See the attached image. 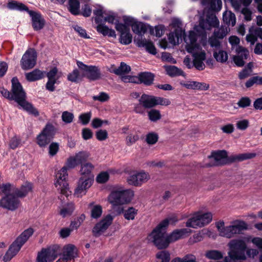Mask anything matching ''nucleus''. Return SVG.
Returning a JSON list of instances; mask_svg holds the SVG:
<instances>
[{"label":"nucleus","mask_w":262,"mask_h":262,"mask_svg":"<svg viewBox=\"0 0 262 262\" xmlns=\"http://www.w3.org/2000/svg\"><path fill=\"white\" fill-rule=\"evenodd\" d=\"M90 154L86 151H81L76 153L74 156L70 157L67 161V166L69 168H74L78 164H83L89 158Z\"/></svg>","instance_id":"2eb2a0df"},{"label":"nucleus","mask_w":262,"mask_h":262,"mask_svg":"<svg viewBox=\"0 0 262 262\" xmlns=\"http://www.w3.org/2000/svg\"><path fill=\"white\" fill-rule=\"evenodd\" d=\"M75 209L74 205L71 202L64 206L60 210L59 214L63 217L70 216Z\"/></svg>","instance_id":"a19ab883"},{"label":"nucleus","mask_w":262,"mask_h":262,"mask_svg":"<svg viewBox=\"0 0 262 262\" xmlns=\"http://www.w3.org/2000/svg\"><path fill=\"white\" fill-rule=\"evenodd\" d=\"M33 232L34 230L31 228L25 230L11 245L4 256L3 260L5 262L8 261L14 256Z\"/></svg>","instance_id":"39448f33"},{"label":"nucleus","mask_w":262,"mask_h":262,"mask_svg":"<svg viewBox=\"0 0 262 262\" xmlns=\"http://www.w3.org/2000/svg\"><path fill=\"white\" fill-rule=\"evenodd\" d=\"M224 23L228 27L234 26L236 24V17L235 14L230 11H225L223 15Z\"/></svg>","instance_id":"c9c22d12"},{"label":"nucleus","mask_w":262,"mask_h":262,"mask_svg":"<svg viewBox=\"0 0 262 262\" xmlns=\"http://www.w3.org/2000/svg\"><path fill=\"white\" fill-rule=\"evenodd\" d=\"M45 74L44 72L36 69L31 72L26 73L25 76L29 81H35L43 78Z\"/></svg>","instance_id":"c85d7f7f"},{"label":"nucleus","mask_w":262,"mask_h":262,"mask_svg":"<svg viewBox=\"0 0 262 262\" xmlns=\"http://www.w3.org/2000/svg\"><path fill=\"white\" fill-rule=\"evenodd\" d=\"M139 101L145 108H150L156 106L155 96L144 94L141 96Z\"/></svg>","instance_id":"393cba45"},{"label":"nucleus","mask_w":262,"mask_h":262,"mask_svg":"<svg viewBox=\"0 0 262 262\" xmlns=\"http://www.w3.org/2000/svg\"><path fill=\"white\" fill-rule=\"evenodd\" d=\"M92 113L91 112L81 114L79 116V120L80 121L82 125H85L88 124L91 118Z\"/></svg>","instance_id":"6e6d98bb"},{"label":"nucleus","mask_w":262,"mask_h":262,"mask_svg":"<svg viewBox=\"0 0 262 262\" xmlns=\"http://www.w3.org/2000/svg\"><path fill=\"white\" fill-rule=\"evenodd\" d=\"M126 25L127 26H132L133 31L138 35L144 34L147 31L146 25L141 22H133V19L131 18H126L124 19Z\"/></svg>","instance_id":"5701e85b"},{"label":"nucleus","mask_w":262,"mask_h":262,"mask_svg":"<svg viewBox=\"0 0 262 262\" xmlns=\"http://www.w3.org/2000/svg\"><path fill=\"white\" fill-rule=\"evenodd\" d=\"M139 136L136 134H129L126 138V144L128 146H130L134 144L137 141L139 140Z\"/></svg>","instance_id":"e2e57ef3"},{"label":"nucleus","mask_w":262,"mask_h":262,"mask_svg":"<svg viewBox=\"0 0 262 262\" xmlns=\"http://www.w3.org/2000/svg\"><path fill=\"white\" fill-rule=\"evenodd\" d=\"M55 133L54 126L48 123L37 137V143L41 147H46L53 138Z\"/></svg>","instance_id":"1a4fd4ad"},{"label":"nucleus","mask_w":262,"mask_h":262,"mask_svg":"<svg viewBox=\"0 0 262 262\" xmlns=\"http://www.w3.org/2000/svg\"><path fill=\"white\" fill-rule=\"evenodd\" d=\"M72 28L80 37L84 38H90V36L87 34L86 30L81 27L77 25H75L72 26Z\"/></svg>","instance_id":"052dcab7"},{"label":"nucleus","mask_w":262,"mask_h":262,"mask_svg":"<svg viewBox=\"0 0 262 262\" xmlns=\"http://www.w3.org/2000/svg\"><path fill=\"white\" fill-rule=\"evenodd\" d=\"M108 174L106 172H102L97 177L96 180L98 183H104L108 179Z\"/></svg>","instance_id":"774afa93"},{"label":"nucleus","mask_w":262,"mask_h":262,"mask_svg":"<svg viewBox=\"0 0 262 262\" xmlns=\"http://www.w3.org/2000/svg\"><path fill=\"white\" fill-rule=\"evenodd\" d=\"M31 17L32 27L34 30L42 29L45 24V20L40 13L30 10L28 13Z\"/></svg>","instance_id":"4be33fe9"},{"label":"nucleus","mask_w":262,"mask_h":262,"mask_svg":"<svg viewBox=\"0 0 262 262\" xmlns=\"http://www.w3.org/2000/svg\"><path fill=\"white\" fill-rule=\"evenodd\" d=\"M212 216L210 212L202 213L198 212L195 213L193 216L187 221L186 226L187 227L193 228L202 227L209 224L212 221Z\"/></svg>","instance_id":"6e6552de"},{"label":"nucleus","mask_w":262,"mask_h":262,"mask_svg":"<svg viewBox=\"0 0 262 262\" xmlns=\"http://www.w3.org/2000/svg\"><path fill=\"white\" fill-rule=\"evenodd\" d=\"M135 41L139 48H145V49H156L153 43L150 40L142 38V37L140 39L135 40Z\"/></svg>","instance_id":"ea45409f"},{"label":"nucleus","mask_w":262,"mask_h":262,"mask_svg":"<svg viewBox=\"0 0 262 262\" xmlns=\"http://www.w3.org/2000/svg\"><path fill=\"white\" fill-rule=\"evenodd\" d=\"M191 232L188 229L183 228L174 230L169 235H166V230H153L149 235L150 240L158 249H164L167 247L170 243L174 242L185 237Z\"/></svg>","instance_id":"f03ea898"},{"label":"nucleus","mask_w":262,"mask_h":262,"mask_svg":"<svg viewBox=\"0 0 262 262\" xmlns=\"http://www.w3.org/2000/svg\"><path fill=\"white\" fill-rule=\"evenodd\" d=\"M62 120L66 123H71L74 119V115L73 113L68 111H64L62 113L61 116Z\"/></svg>","instance_id":"680f3d73"},{"label":"nucleus","mask_w":262,"mask_h":262,"mask_svg":"<svg viewBox=\"0 0 262 262\" xmlns=\"http://www.w3.org/2000/svg\"><path fill=\"white\" fill-rule=\"evenodd\" d=\"M112 205V208L113 212L116 215H120L123 213L124 209L123 205L124 204L119 203H110Z\"/></svg>","instance_id":"603ef678"},{"label":"nucleus","mask_w":262,"mask_h":262,"mask_svg":"<svg viewBox=\"0 0 262 262\" xmlns=\"http://www.w3.org/2000/svg\"><path fill=\"white\" fill-rule=\"evenodd\" d=\"M149 179L148 173L141 171L132 173L127 178V182L130 185L138 186L146 182Z\"/></svg>","instance_id":"dca6fc26"},{"label":"nucleus","mask_w":262,"mask_h":262,"mask_svg":"<svg viewBox=\"0 0 262 262\" xmlns=\"http://www.w3.org/2000/svg\"><path fill=\"white\" fill-rule=\"evenodd\" d=\"M69 11L72 14L77 15L79 13V0H69Z\"/></svg>","instance_id":"c03bdc74"},{"label":"nucleus","mask_w":262,"mask_h":262,"mask_svg":"<svg viewBox=\"0 0 262 262\" xmlns=\"http://www.w3.org/2000/svg\"><path fill=\"white\" fill-rule=\"evenodd\" d=\"M130 67L124 62H121L120 66L116 70H110V72L118 75L128 73L130 71Z\"/></svg>","instance_id":"37998d69"},{"label":"nucleus","mask_w":262,"mask_h":262,"mask_svg":"<svg viewBox=\"0 0 262 262\" xmlns=\"http://www.w3.org/2000/svg\"><path fill=\"white\" fill-rule=\"evenodd\" d=\"M0 194H4L5 196L15 194V186L9 183L1 185Z\"/></svg>","instance_id":"58836bf2"},{"label":"nucleus","mask_w":262,"mask_h":262,"mask_svg":"<svg viewBox=\"0 0 262 262\" xmlns=\"http://www.w3.org/2000/svg\"><path fill=\"white\" fill-rule=\"evenodd\" d=\"M123 213L126 220H133L137 214V210L134 207H129L127 209L124 210Z\"/></svg>","instance_id":"de8ad7c7"},{"label":"nucleus","mask_w":262,"mask_h":262,"mask_svg":"<svg viewBox=\"0 0 262 262\" xmlns=\"http://www.w3.org/2000/svg\"><path fill=\"white\" fill-rule=\"evenodd\" d=\"M94 165L90 162L82 164L80 166V173L81 177H92L94 179L93 171L94 170Z\"/></svg>","instance_id":"a878e982"},{"label":"nucleus","mask_w":262,"mask_h":262,"mask_svg":"<svg viewBox=\"0 0 262 262\" xmlns=\"http://www.w3.org/2000/svg\"><path fill=\"white\" fill-rule=\"evenodd\" d=\"M113 220V216L107 215L100 222L98 223L93 229V234L95 236H99L103 233L111 225Z\"/></svg>","instance_id":"a211bd4d"},{"label":"nucleus","mask_w":262,"mask_h":262,"mask_svg":"<svg viewBox=\"0 0 262 262\" xmlns=\"http://www.w3.org/2000/svg\"><path fill=\"white\" fill-rule=\"evenodd\" d=\"M213 56L218 62L224 63L227 61L228 55L225 50H215Z\"/></svg>","instance_id":"79ce46f5"},{"label":"nucleus","mask_w":262,"mask_h":262,"mask_svg":"<svg viewBox=\"0 0 262 262\" xmlns=\"http://www.w3.org/2000/svg\"><path fill=\"white\" fill-rule=\"evenodd\" d=\"M230 31V29L228 27L222 26L219 29L214 30L213 34H214L217 38L220 39H223Z\"/></svg>","instance_id":"a18cd8bd"},{"label":"nucleus","mask_w":262,"mask_h":262,"mask_svg":"<svg viewBox=\"0 0 262 262\" xmlns=\"http://www.w3.org/2000/svg\"><path fill=\"white\" fill-rule=\"evenodd\" d=\"M166 74L170 77H176L179 76H185L184 72L181 69L174 66H164Z\"/></svg>","instance_id":"c756f323"},{"label":"nucleus","mask_w":262,"mask_h":262,"mask_svg":"<svg viewBox=\"0 0 262 262\" xmlns=\"http://www.w3.org/2000/svg\"><path fill=\"white\" fill-rule=\"evenodd\" d=\"M78 67L83 72L86 76L91 80H96L100 78V71L96 66H88L80 61H77Z\"/></svg>","instance_id":"9b49d317"},{"label":"nucleus","mask_w":262,"mask_h":262,"mask_svg":"<svg viewBox=\"0 0 262 262\" xmlns=\"http://www.w3.org/2000/svg\"><path fill=\"white\" fill-rule=\"evenodd\" d=\"M233 7L236 11H241L246 19V0H230Z\"/></svg>","instance_id":"f704fd0d"},{"label":"nucleus","mask_w":262,"mask_h":262,"mask_svg":"<svg viewBox=\"0 0 262 262\" xmlns=\"http://www.w3.org/2000/svg\"><path fill=\"white\" fill-rule=\"evenodd\" d=\"M171 26L175 28L174 32H170L168 37V41L166 39H162L160 41V47L165 49L170 48L171 45L173 46L179 43L180 40H182L184 31L181 28L182 23L178 18L172 19Z\"/></svg>","instance_id":"20e7f679"},{"label":"nucleus","mask_w":262,"mask_h":262,"mask_svg":"<svg viewBox=\"0 0 262 262\" xmlns=\"http://www.w3.org/2000/svg\"><path fill=\"white\" fill-rule=\"evenodd\" d=\"M78 256V250L76 247L72 244L65 245L62 250V256L60 260L68 262Z\"/></svg>","instance_id":"6ab92c4d"},{"label":"nucleus","mask_w":262,"mask_h":262,"mask_svg":"<svg viewBox=\"0 0 262 262\" xmlns=\"http://www.w3.org/2000/svg\"><path fill=\"white\" fill-rule=\"evenodd\" d=\"M37 54L35 50H27L21 60V66L25 70L33 68L36 62Z\"/></svg>","instance_id":"f8f14e48"},{"label":"nucleus","mask_w":262,"mask_h":262,"mask_svg":"<svg viewBox=\"0 0 262 262\" xmlns=\"http://www.w3.org/2000/svg\"><path fill=\"white\" fill-rule=\"evenodd\" d=\"M148 116L149 120L153 122L157 121L161 118L160 111L154 109L148 112Z\"/></svg>","instance_id":"864d4df0"},{"label":"nucleus","mask_w":262,"mask_h":262,"mask_svg":"<svg viewBox=\"0 0 262 262\" xmlns=\"http://www.w3.org/2000/svg\"><path fill=\"white\" fill-rule=\"evenodd\" d=\"M201 4L213 11H220L222 6L221 0H201Z\"/></svg>","instance_id":"cd10ccee"},{"label":"nucleus","mask_w":262,"mask_h":262,"mask_svg":"<svg viewBox=\"0 0 262 262\" xmlns=\"http://www.w3.org/2000/svg\"><path fill=\"white\" fill-rule=\"evenodd\" d=\"M20 202L15 194L7 195L0 200V206L11 211L16 210Z\"/></svg>","instance_id":"4468645a"},{"label":"nucleus","mask_w":262,"mask_h":262,"mask_svg":"<svg viewBox=\"0 0 262 262\" xmlns=\"http://www.w3.org/2000/svg\"><path fill=\"white\" fill-rule=\"evenodd\" d=\"M134 192L129 189L119 187L114 188L108 196L109 203H119L127 204L132 201Z\"/></svg>","instance_id":"423d86ee"},{"label":"nucleus","mask_w":262,"mask_h":262,"mask_svg":"<svg viewBox=\"0 0 262 262\" xmlns=\"http://www.w3.org/2000/svg\"><path fill=\"white\" fill-rule=\"evenodd\" d=\"M96 138L99 141H103L108 137V134L106 130L100 129L96 133Z\"/></svg>","instance_id":"69168bd1"},{"label":"nucleus","mask_w":262,"mask_h":262,"mask_svg":"<svg viewBox=\"0 0 262 262\" xmlns=\"http://www.w3.org/2000/svg\"><path fill=\"white\" fill-rule=\"evenodd\" d=\"M158 139V136L157 134L151 133H149L146 136V140L149 144H155Z\"/></svg>","instance_id":"0e129e2a"},{"label":"nucleus","mask_w":262,"mask_h":262,"mask_svg":"<svg viewBox=\"0 0 262 262\" xmlns=\"http://www.w3.org/2000/svg\"><path fill=\"white\" fill-rule=\"evenodd\" d=\"M93 13L95 15V21L96 23H100L102 20V18L103 17V14L104 13V12L103 11L102 8L99 7L96 9L94 10L93 11Z\"/></svg>","instance_id":"5fc2aeb1"},{"label":"nucleus","mask_w":262,"mask_h":262,"mask_svg":"<svg viewBox=\"0 0 262 262\" xmlns=\"http://www.w3.org/2000/svg\"><path fill=\"white\" fill-rule=\"evenodd\" d=\"M97 31L102 34L104 36H108L110 37H116L115 31L111 29L108 28L106 26L103 24H99L97 26Z\"/></svg>","instance_id":"4c0bfd02"},{"label":"nucleus","mask_w":262,"mask_h":262,"mask_svg":"<svg viewBox=\"0 0 262 262\" xmlns=\"http://www.w3.org/2000/svg\"><path fill=\"white\" fill-rule=\"evenodd\" d=\"M183 37L185 42L187 43L186 49H194L193 47H196V41L197 40L196 35L194 31H190L188 35H185L184 32Z\"/></svg>","instance_id":"bb28decb"},{"label":"nucleus","mask_w":262,"mask_h":262,"mask_svg":"<svg viewBox=\"0 0 262 262\" xmlns=\"http://www.w3.org/2000/svg\"><path fill=\"white\" fill-rule=\"evenodd\" d=\"M11 94L9 91L3 88H0V93L4 97L10 100H14L24 110L29 114L37 116L39 113L33 105L26 100V93L16 77H13L12 80Z\"/></svg>","instance_id":"f257e3e1"},{"label":"nucleus","mask_w":262,"mask_h":262,"mask_svg":"<svg viewBox=\"0 0 262 262\" xmlns=\"http://www.w3.org/2000/svg\"><path fill=\"white\" fill-rule=\"evenodd\" d=\"M94 179L92 177H81L77 183L74 194L77 197L84 195L87 190L92 186Z\"/></svg>","instance_id":"ddd939ff"},{"label":"nucleus","mask_w":262,"mask_h":262,"mask_svg":"<svg viewBox=\"0 0 262 262\" xmlns=\"http://www.w3.org/2000/svg\"><path fill=\"white\" fill-rule=\"evenodd\" d=\"M220 39L217 38L214 34L209 37L208 42L211 47L217 48L220 46Z\"/></svg>","instance_id":"338daca9"},{"label":"nucleus","mask_w":262,"mask_h":262,"mask_svg":"<svg viewBox=\"0 0 262 262\" xmlns=\"http://www.w3.org/2000/svg\"><path fill=\"white\" fill-rule=\"evenodd\" d=\"M32 185L29 183H26L23 185L20 189L15 187V194L18 198L25 197L32 190Z\"/></svg>","instance_id":"2f4dec72"},{"label":"nucleus","mask_w":262,"mask_h":262,"mask_svg":"<svg viewBox=\"0 0 262 262\" xmlns=\"http://www.w3.org/2000/svg\"><path fill=\"white\" fill-rule=\"evenodd\" d=\"M189 55L184 59L183 63L189 69L195 68L199 71L205 68L204 61L206 60V53L203 50H187Z\"/></svg>","instance_id":"7ed1b4c3"},{"label":"nucleus","mask_w":262,"mask_h":262,"mask_svg":"<svg viewBox=\"0 0 262 262\" xmlns=\"http://www.w3.org/2000/svg\"><path fill=\"white\" fill-rule=\"evenodd\" d=\"M205 255L208 258L214 260H219L223 257V254L221 252L215 250L206 252Z\"/></svg>","instance_id":"49530a36"},{"label":"nucleus","mask_w":262,"mask_h":262,"mask_svg":"<svg viewBox=\"0 0 262 262\" xmlns=\"http://www.w3.org/2000/svg\"><path fill=\"white\" fill-rule=\"evenodd\" d=\"M228 40L232 49L234 48L235 49H244L239 46L240 39L236 36H231L229 38Z\"/></svg>","instance_id":"3c124183"},{"label":"nucleus","mask_w":262,"mask_h":262,"mask_svg":"<svg viewBox=\"0 0 262 262\" xmlns=\"http://www.w3.org/2000/svg\"><path fill=\"white\" fill-rule=\"evenodd\" d=\"M58 255L57 251L54 248L43 249L37 256V262H52Z\"/></svg>","instance_id":"aec40b11"},{"label":"nucleus","mask_w":262,"mask_h":262,"mask_svg":"<svg viewBox=\"0 0 262 262\" xmlns=\"http://www.w3.org/2000/svg\"><path fill=\"white\" fill-rule=\"evenodd\" d=\"M156 257L158 259L162 260L161 262H169L170 254L168 252L162 251L157 253Z\"/></svg>","instance_id":"bf43d9fd"},{"label":"nucleus","mask_w":262,"mask_h":262,"mask_svg":"<svg viewBox=\"0 0 262 262\" xmlns=\"http://www.w3.org/2000/svg\"><path fill=\"white\" fill-rule=\"evenodd\" d=\"M236 54L233 56V61L238 67L244 65V59H246V50H236Z\"/></svg>","instance_id":"72a5a7b5"},{"label":"nucleus","mask_w":262,"mask_h":262,"mask_svg":"<svg viewBox=\"0 0 262 262\" xmlns=\"http://www.w3.org/2000/svg\"><path fill=\"white\" fill-rule=\"evenodd\" d=\"M178 221L179 219L178 217L175 215H173L162 221L154 230H157V231H158L159 230H162V229L166 230V228L169 224L174 225Z\"/></svg>","instance_id":"7c9ffc66"},{"label":"nucleus","mask_w":262,"mask_h":262,"mask_svg":"<svg viewBox=\"0 0 262 262\" xmlns=\"http://www.w3.org/2000/svg\"><path fill=\"white\" fill-rule=\"evenodd\" d=\"M7 7L10 10H15L20 11H26L28 13L30 11L25 5L15 1H11L9 2L8 3Z\"/></svg>","instance_id":"e433bc0d"},{"label":"nucleus","mask_w":262,"mask_h":262,"mask_svg":"<svg viewBox=\"0 0 262 262\" xmlns=\"http://www.w3.org/2000/svg\"><path fill=\"white\" fill-rule=\"evenodd\" d=\"M154 77V75L150 72H142L138 75L140 82L146 85H149L152 83Z\"/></svg>","instance_id":"473e14b6"},{"label":"nucleus","mask_w":262,"mask_h":262,"mask_svg":"<svg viewBox=\"0 0 262 262\" xmlns=\"http://www.w3.org/2000/svg\"><path fill=\"white\" fill-rule=\"evenodd\" d=\"M219 25V21L213 14L207 15L206 19H201L199 23V27L204 30H209L211 28L217 27Z\"/></svg>","instance_id":"412c9836"},{"label":"nucleus","mask_w":262,"mask_h":262,"mask_svg":"<svg viewBox=\"0 0 262 262\" xmlns=\"http://www.w3.org/2000/svg\"><path fill=\"white\" fill-rule=\"evenodd\" d=\"M246 230V223L242 220H236L232 221L227 228L225 234V237L232 238L237 234L243 233Z\"/></svg>","instance_id":"9d476101"},{"label":"nucleus","mask_w":262,"mask_h":262,"mask_svg":"<svg viewBox=\"0 0 262 262\" xmlns=\"http://www.w3.org/2000/svg\"><path fill=\"white\" fill-rule=\"evenodd\" d=\"M68 168L67 165L63 166L56 174V181L55 183V187L61 194L68 196L71 192L69 190V185L67 182Z\"/></svg>","instance_id":"0eeeda50"},{"label":"nucleus","mask_w":262,"mask_h":262,"mask_svg":"<svg viewBox=\"0 0 262 262\" xmlns=\"http://www.w3.org/2000/svg\"><path fill=\"white\" fill-rule=\"evenodd\" d=\"M68 80L73 82H77L80 79L79 72L77 69L74 70L68 75Z\"/></svg>","instance_id":"13d9d810"},{"label":"nucleus","mask_w":262,"mask_h":262,"mask_svg":"<svg viewBox=\"0 0 262 262\" xmlns=\"http://www.w3.org/2000/svg\"><path fill=\"white\" fill-rule=\"evenodd\" d=\"M211 157L213 159L214 165H223L227 162V152L224 150L212 152Z\"/></svg>","instance_id":"b1692460"},{"label":"nucleus","mask_w":262,"mask_h":262,"mask_svg":"<svg viewBox=\"0 0 262 262\" xmlns=\"http://www.w3.org/2000/svg\"><path fill=\"white\" fill-rule=\"evenodd\" d=\"M254 84L262 85V77L254 76L247 80V88H250Z\"/></svg>","instance_id":"09e8293b"},{"label":"nucleus","mask_w":262,"mask_h":262,"mask_svg":"<svg viewBox=\"0 0 262 262\" xmlns=\"http://www.w3.org/2000/svg\"><path fill=\"white\" fill-rule=\"evenodd\" d=\"M102 213V208L100 205H94L91 209V217L93 219H98Z\"/></svg>","instance_id":"8fccbe9b"},{"label":"nucleus","mask_w":262,"mask_h":262,"mask_svg":"<svg viewBox=\"0 0 262 262\" xmlns=\"http://www.w3.org/2000/svg\"><path fill=\"white\" fill-rule=\"evenodd\" d=\"M160 58H161L163 61L168 62L172 63H176V60L172 57L171 55L168 52H162L161 54L160 55Z\"/></svg>","instance_id":"4d7b16f0"},{"label":"nucleus","mask_w":262,"mask_h":262,"mask_svg":"<svg viewBox=\"0 0 262 262\" xmlns=\"http://www.w3.org/2000/svg\"><path fill=\"white\" fill-rule=\"evenodd\" d=\"M117 31L120 33V42L124 45L129 44L132 40V35L128 26L121 23L116 24Z\"/></svg>","instance_id":"f3484780"}]
</instances>
